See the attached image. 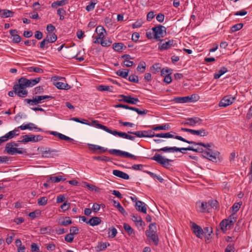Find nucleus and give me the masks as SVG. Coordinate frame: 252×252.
<instances>
[{"instance_id": "nucleus-1", "label": "nucleus", "mask_w": 252, "mask_h": 252, "mask_svg": "<svg viewBox=\"0 0 252 252\" xmlns=\"http://www.w3.org/2000/svg\"><path fill=\"white\" fill-rule=\"evenodd\" d=\"M203 149L201 147H198L197 148H194L192 146H189L187 148H178L176 147H165L159 149H154V151L160 152L162 151L164 152L168 153H174L178 151H181V150H190L196 153H200L202 154V156L211 160L213 162H217V159L219 158L220 153L217 151H214L212 149V147H204Z\"/></svg>"}, {"instance_id": "nucleus-2", "label": "nucleus", "mask_w": 252, "mask_h": 252, "mask_svg": "<svg viewBox=\"0 0 252 252\" xmlns=\"http://www.w3.org/2000/svg\"><path fill=\"white\" fill-rule=\"evenodd\" d=\"M172 133H175V132L173 131H171L170 132H167V133H158L156 134V137H159V138H173L178 139L179 140H180L181 141H183L184 142L187 143L189 144H192L195 146L198 145L199 146H201L202 147H214V144L213 143L205 144L202 142H196L193 141H189V140H188L186 139L185 138L182 137L181 136H179V135L174 136Z\"/></svg>"}, {"instance_id": "nucleus-3", "label": "nucleus", "mask_w": 252, "mask_h": 252, "mask_svg": "<svg viewBox=\"0 0 252 252\" xmlns=\"http://www.w3.org/2000/svg\"><path fill=\"white\" fill-rule=\"evenodd\" d=\"M19 84L14 85L13 90H15L17 95L20 97H26L28 94L26 90L28 88L27 79L25 77H21L18 80Z\"/></svg>"}, {"instance_id": "nucleus-4", "label": "nucleus", "mask_w": 252, "mask_h": 252, "mask_svg": "<svg viewBox=\"0 0 252 252\" xmlns=\"http://www.w3.org/2000/svg\"><path fill=\"white\" fill-rule=\"evenodd\" d=\"M99 127L100 129H103L106 132L110 134H111L114 136H118L120 137L126 139H129L132 141H134L135 139L134 136L129 135V133H128V132L126 133L123 132L118 131L116 130H112L104 125H100Z\"/></svg>"}, {"instance_id": "nucleus-5", "label": "nucleus", "mask_w": 252, "mask_h": 252, "mask_svg": "<svg viewBox=\"0 0 252 252\" xmlns=\"http://www.w3.org/2000/svg\"><path fill=\"white\" fill-rule=\"evenodd\" d=\"M151 159L156 161L163 167L166 168H169L170 166V162L173 161L172 159L164 158L158 154H156L154 156L151 158Z\"/></svg>"}, {"instance_id": "nucleus-6", "label": "nucleus", "mask_w": 252, "mask_h": 252, "mask_svg": "<svg viewBox=\"0 0 252 252\" xmlns=\"http://www.w3.org/2000/svg\"><path fill=\"white\" fill-rule=\"evenodd\" d=\"M154 38L158 41L160 38L163 37L166 34V28L161 25H158L152 29Z\"/></svg>"}, {"instance_id": "nucleus-7", "label": "nucleus", "mask_w": 252, "mask_h": 252, "mask_svg": "<svg viewBox=\"0 0 252 252\" xmlns=\"http://www.w3.org/2000/svg\"><path fill=\"white\" fill-rule=\"evenodd\" d=\"M4 152L10 155H15L16 154H23L27 153L26 149L14 147L8 143H7L5 146Z\"/></svg>"}, {"instance_id": "nucleus-8", "label": "nucleus", "mask_w": 252, "mask_h": 252, "mask_svg": "<svg viewBox=\"0 0 252 252\" xmlns=\"http://www.w3.org/2000/svg\"><path fill=\"white\" fill-rule=\"evenodd\" d=\"M165 40L166 39L159 40L160 42L158 44V50L160 51L166 50L171 47L174 46V44H175V41L173 39L168 40L167 41H165V42L162 43V42Z\"/></svg>"}, {"instance_id": "nucleus-9", "label": "nucleus", "mask_w": 252, "mask_h": 252, "mask_svg": "<svg viewBox=\"0 0 252 252\" xmlns=\"http://www.w3.org/2000/svg\"><path fill=\"white\" fill-rule=\"evenodd\" d=\"M235 99V98L231 95L225 96L220 101L219 105L220 107H225L231 105Z\"/></svg>"}, {"instance_id": "nucleus-10", "label": "nucleus", "mask_w": 252, "mask_h": 252, "mask_svg": "<svg viewBox=\"0 0 252 252\" xmlns=\"http://www.w3.org/2000/svg\"><path fill=\"white\" fill-rule=\"evenodd\" d=\"M95 32L97 34V37L94 41L95 43H99V40L104 38L106 34V31L105 29L101 26H97L95 29Z\"/></svg>"}, {"instance_id": "nucleus-11", "label": "nucleus", "mask_w": 252, "mask_h": 252, "mask_svg": "<svg viewBox=\"0 0 252 252\" xmlns=\"http://www.w3.org/2000/svg\"><path fill=\"white\" fill-rule=\"evenodd\" d=\"M59 151L58 150L48 148L47 150L42 152V156L46 158H55L59 156Z\"/></svg>"}, {"instance_id": "nucleus-12", "label": "nucleus", "mask_w": 252, "mask_h": 252, "mask_svg": "<svg viewBox=\"0 0 252 252\" xmlns=\"http://www.w3.org/2000/svg\"><path fill=\"white\" fill-rule=\"evenodd\" d=\"M203 120L198 117H193L188 118L184 123L185 125H188L191 126H195L196 124H201Z\"/></svg>"}, {"instance_id": "nucleus-13", "label": "nucleus", "mask_w": 252, "mask_h": 252, "mask_svg": "<svg viewBox=\"0 0 252 252\" xmlns=\"http://www.w3.org/2000/svg\"><path fill=\"white\" fill-rule=\"evenodd\" d=\"M43 99L41 95H35L32 97V99H25L26 101L30 105H36L42 102Z\"/></svg>"}, {"instance_id": "nucleus-14", "label": "nucleus", "mask_w": 252, "mask_h": 252, "mask_svg": "<svg viewBox=\"0 0 252 252\" xmlns=\"http://www.w3.org/2000/svg\"><path fill=\"white\" fill-rule=\"evenodd\" d=\"M192 230L193 233L199 238H202L203 236V232L202 228L196 224L195 223H192Z\"/></svg>"}, {"instance_id": "nucleus-15", "label": "nucleus", "mask_w": 252, "mask_h": 252, "mask_svg": "<svg viewBox=\"0 0 252 252\" xmlns=\"http://www.w3.org/2000/svg\"><path fill=\"white\" fill-rule=\"evenodd\" d=\"M49 133L50 134L58 137L61 140H65L69 142H71L74 141L73 139L70 138L69 137H68L57 131H51L49 132Z\"/></svg>"}, {"instance_id": "nucleus-16", "label": "nucleus", "mask_w": 252, "mask_h": 252, "mask_svg": "<svg viewBox=\"0 0 252 252\" xmlns=\"http://www.w3.org/2000/svg\"><path fill=\"white\" fill-rule=\"evenodd\" d=\"M18 128H20L21 130H25L28 129L29 130H32L33 129H37L39 131H42L43 130L39 127H37L35 126V125L32 123H29L26 125H23L19 127Z\"/></svg>"}, {"instance_id": "nucleus-17", "label": "nucleus", "mask_w": 252, "mask_h": 252, "mask_svg": "<svg viewBox=\"0 0 252 252\" xmlns=\"http://www.w3.org/2000/svg\"><path fill=\"white\" fill-rule=\"evenodd\" d=\"M146 206V205L145 203L141 201H137L135 203V208L136 210L144 214H146L147 213V208Z\"/></svg>"}, {"instance_id": "nucleus-18", "label": "nucleus", "mask_w": 252, "mask_h": 252, "mask_svg": "<svg viewBox=\"0 0 252 252\" xmlns=\"http://www.w3.org/2000/svg\"><path fill=\"white\" fill-rule=\"evenodd\" d=\"M58 223L61 225L67 226L68 225L72 223V220L69 217H62L59 218L58 220Z\"/></svg>"}, {"instance_id": "nucleus-19", "label": "nucleus", "mask_w": 252, "mask_h": 252, "mask_svg": "<svg viewBox=\"0 0 252 252\" xmlns=\"http://www.w3.org/2000/svg\"><path fill=\"white\" fill-rule=\"evenodd\" d=\"M16 131H19L18 127L15 128L13 130L10 131L3 136L5 142L8 139H12L16 135H18V133Z\"/></svg>"}, {"instance_id": "nucleus-20", "label": "nucleus", "mask_w": 252, "mask_h": 252, "mask_svg": "<svg viewBox=\"0 0 252 252\" xmlns=\"http://www.w3.org/2000/svg\"><path fill=\"white\" fill-rule=\"evenodd\" d=\"M113 174L125 180H128L129 179V176L127 174L119 170H113Z\"/></svg>"}, {"instance_id": "nucleus-21", "label": "nucleus", "mask_w": 252, "mask_h": 252, "mask_svg": "<svg viewBox=\"0 0 252 252\" xmlns=\"http://www.w3.org/2000/svg\"><path fill=\"white\" fill-rule=\"evenodd\" d=\"M88 147L89 150H92V151H95L96 150H99L100 151L98 152V153L100 154L102 152H105L108 151V149L107 148H105L103 147H101L100 146L97 145H94L92 144H88Z\"/></svg>"}, {"instance_id": "nucleus-22", "label": "nucleus", "mask_w": 252, "mask_h": 252, "mask_svg": "<svg viewBox=\"0 0 252 252\" xmlns=\"http://www.w3.org/2000/svg\"><path fill=\"white\" fill-rule=\"evenodd\" d=\"M209 132L204 128H201L197 130L192 129L191 134L196 135L200 137H204L207 136Z\"/></svg>"}, {"instance_id": "nucleus-23", "label": "nucleus", "mask_w": 252, "mask_h": 252, "mask_svg": "<svg viewBox=\"0 0 252 252\" xmlns=\"http://www.w3.org/2000/svg\"><path fill=\"white\" fill-rule=\"evenodd\" d=\"M113 49L116 52H120L123 50H125L126 48V47L124 45V43L119 42V43H114L113 45Z\"/></svg>"}, {"instance_id": "nucleus-24", "label": "nucleus", "mask_w": 252, "mask_h": 252, "mask_svg": "<svg viewBox=\"0 0 252 252\" xmlns=\"http://www.w3.org/2000/svg\"><path fill=\"white\" fill-rule=\"evenodd\" d=\"M101 220L99 217H93L91 219H90L88 222V224H89L91 226H95L101 223Z\"/></svg>"}, {"instance_id": "nucleus-25", "label": "nucleus", "mask_w": 252, "mask_h": 252, "mask_svg": "<svg viewBox=\"0 0 252 252\" xmlns=\"http://www.w3.org/2000/svg\"><path fill=\"white\" fill-rule=\"evenodd\" d=\"M23 139L22 140L18 141L20 143H27L29 142H33L34 141V135L32 134H27L23 136Z\"/></svg>"}, {"instance_id": "nucleus-26", "label": "nucleus", "mask_w": 252, "mask_h": 252, "mask_svg": "<svg viewBox=\"0 0 252 252\" xmlns=\"http://www.w3.org/2000/svg\"><path fill=\"white\" fill-rule=\"evenodd\" d=\"M80 123L96 127L99 128H100V126L102 125L101 124H99L98 122L96 120H93L91 123H89L87 120L83 119L81 120Z\"/></svg>"}, {"instance_id": "nucleus-27", "label": "nucleus", "mask_w": 252, "mask_h": 252, "mask_svg": "<svg viewBox=\"0 0 252 252\" xmlns=\"http://www.w3.org/2000/svg\"><path fill=\"white\" fill-rule=\"evenodd\" d=\"M225 220L227 221V223H228L229 225V227H232L237 220L236 214H235V213H232L229 216L228 219H225Z\"/></svg>"}, {"instance_id": "nucleus-28", "label": "nucleus", "mask_w": 252, "mask_h": 252, "mask_svg": "<svg viewBox=\"0 0 252 252\" xmlns=\"http://www.w3.org/2000/svg\"><path fill=\"white\" fill-rule=\"evenodd\" d=\"M14 13L11 10L7 9L1 10L0 16L1 18L11 17L13 16Z\"/></svg>"}, {"instance_id": "nucleus-29", "label": "nucleus", "mask_w": 252, "mask_h": 252, "mask_svg": "<svg viewBox=\"0 0 252 252\" xmlns=\"http://www.w3.org/2000/svg\"><path fill=\"white\" fill-rule=\"evenodd\" d=\"M110 246L109 243H102L99 242L98 243L97 246L95 248L96 252H100L104 251L107 247Z\"/></svg>"}, {"instance_id": "nucleus-30", "label": "nucleus", "mask_w": 252, "mask_h": 252, "mask_svg": "<svg viewBox=\"0 0 252 252\" xmlns=\"http://www.w3.org/2000/svg\"><path fill=\"white\" fill-rule=\"evenodd\" d=\"M113 205L116 207L118 210L119 211V212L122 214L124 216H126L127 215V213L126 212L125 210L124 209V208L122 206V205H121V204L119 203V202L118 201H115V200H114L113 201Z\"/></svg>"}, {"instance_id": "nucleus-31", "label": "nucleus", "mask_w": 252, "mask_h": 252, "mask_svg": "<svg viewBox=\"0 0 252 252\" xmlns=\"http://www.w3.org/2000/svg\"><path fill=\"white\" fill-rule=\"evenodd\" d=\"M157 227L155 223H152L149 226V229L146 231V235L156 233Z\"/></svg>"}, {"instance_id": "nucleus-32", "label": "nucleus", "mask_w": 252, "mask_h": 252, "mask_svg": "<svg viewBox=\"0 0 252 252\" xmlns=\"http://www.w3.org/2000/svg\"><path fill=\"white\" fill-rule=\"evenodd\" d=\"M131 217V220L136 223L137 225H140V226L143 225L144 222L140 217L134 215H132Z\"/></svg>"}, {"instance_id": "nucleus-33", "label": "nucleus", "mask_w": 252, "mask_h": 252, "mask_svg": "<svg viewBox=\"0 0 252 252\" xmlns=\"http://www.w3.org/2000/svg\"><path fill=\"white\" fill-rule=\"evenodd\" d=\"M170 129V125L168 124H165L164 125H162L161 126H154L152 128V130L157 131L159 130H168Z\"/></svg>"}, {"instance_id": "nucleus-34", "label": "nucleus", "mask_w": 252, "mask_h": 252, "mask_svg": "<svg viewBox=\"0 0 252 252\" xmlns=\"http://www.w3.org/2000/svg\"><path fill=\"white\" fill-rule=\"evenodd\" d=\"M119 156L122 157L130 158L133 159H136L137 158L136 156H135L131 154H130L127 152L123 151L121 150H120Z\"/></svg>"}, {"instance_id": "nucleus-35", "label": "nucleus", "mask_w": 252, "mask_h": 252, "mask_svg": "<svg viewBox=\"0 0 252 252\" xmlns=\"http://www.w3.org/2000/svg\"><path fill=\"white\" fill-rule=\"evenodd\" d=\"M54 84L59 89L68 90L70 88L67 84L61 82H54Z\"/></svg>"}, {"instance_id": "nucleus-36", "label": "nucleus", "mask_w": 252, "mask_h": 252, "mask_svg": "<svg viewBox=\"0 0 252 252\" xmlns=\"http://www.w3.org/2000/svg\"><path fill=\"white\" fill-rule=\"evenodd\" d=\"M227 71V69L225 67H221L218 72L214 74V78L215 79H219L221 75Z\"/></svg>"}, {"instance_id": "nucleus-37", "label": "nucleus", "mask_w": 252, "mask_h": 252, "mask_svg": "<svg viewBox=\"0 0 252 252\" xmlns=\"http://www.w3.org/2000/svg\"><path fill=\"white\" fill-rule=\"evenodd\" d=\"M68 3V1L67 0H58L53 2L51 4V6L53 8H57L58 6H63L65 5Z\"/></svg>"}, {"instance_id": "nucleus-38", "label": "nucleus", "mask_w": 252, "mask_h": 252, "mask_svg": "<svg viewBox=\"0 0 252 252\" xmlns=\"http://www.w3.org/2000/svg\"><path fill=\"white\" fill-rule=\"evenodd\" d=\"M129 72L128 69H119L116 72V74L124 78H126Z\"/></svg>"}, {"instance_id": "nucleus-39", "label": "nucleus", "mask_w": 252, "mask_h": 252, "mask_svg": "<svg viewBox=\"0 0 252 252\" xmlns=\"http://www.w3.org/2000/svg\"><path fill=\"white\" fill-rule=\"evenodd\" d=\"M41 78L40 77L35 78L34 79H28V85L29 87H32L35 86L36 84L38 83L40 81Z\"/></svg>"}, {"instance_id": "nucleus-40", "label": "nucleus", "mask_w": 252, "mask_h": 252, "mask_svg": "<svg viewBox=\"0 0 252 252\" xmlns=\"http://www.w3.org/2000/svg\"><path fill=\"white\" fill-rule=\"evenodd\" d=\"M146 236L148 238H150L156 246H157L158 244L159 239L156 233L149 234V235H146Z\"/></svg>"}, {"instance_id": "nucleus-41", "label": "nucleus", "mask_w": 252, "mask_h": 252, "mask_svg": "<svg viewBox=\"0 0 252 252\" xmlns=\"http://www.w3.org/2000/svg\"><path fill=\"white\" fill-rule=\"evenodd\" d=\"M188 102H194L198 101L199 99V96L197 94H192L190 95L187 96Z\"/></svg>"}, {"instance_id": "nucleus-42", "label": "nucleus", "mask_w": 252, "mask_h": 252, "mask_svg": "<svg viewBox=\"0 0 252 252\" xmlns=\"http://www.w3.org/2000/svg\"><path fill=\"white\" fill-rule=\"evenodd\" d=\"M173 101L177 103H185L188 102L187 96L174 97Z\"/></svg>"}, {"instance_id": "nucleus-43", "label": "nucleus", "mask_w": 252, "mask_h": 252, "mask_svg": "<svg viewBox=\"0 0 252 252\" xmlns=\"http://www.w3.org/2000/svg\"><path fill=\"white\" fill-rule=\"evenodd\" d=\"M203 235H205L206 238L209 239L211 234L212 233V228L211 227H206L203 229Z\"/></svg>"}, {"instance_id": "nucleus-44", "label": "nucleus", "mask_w": 252, "mask_h": 252, "mask_svg": "<svg viewBox=\"0 0 252 252\" xmlns=\"http://www.w3.org/2000/svg\"><path fill=\"white\" fill-rule=\"evenodd\" d=\"M124 228L126 231L128 233L129 235H134V230L132 228V227L127 223L124 224Z\"/></svg>"}, {"instance_id": "nucleus-45", "label": "nucleus", "mask_w": 252, "mask_h": 252, "mask_svg": "<svg viewBox=\"0 0 252 252\" xmlns=\"http://www.w3.org/2000/svg\"><path fill=\"white\" fill-rule=\"evenodd\" d=\"M154 130L151 129L148 130H143L144 134V137H156V134L154 131Z\"/></svg>"}, {"instance_id": "nucleus-46", "label": "nucleus", "mask_w": 252, "mask_h": 252, "mask_svg": "<svg viewBox=\"0 0 252 252\" xmlns=\"http://www.w3.org/2000/svg\"><path fill=\"white\" fill-rule=\"evenodd\" d=\"M113 87L112 86H108L105 85H100L98 87L97 89L99 91H108L110 92H113Z\"/></svg>"}, {"instance_id": "nucleus-47", "label": "nucleus", "mask_w": 252, "mask_h": 252, "mask_svg": "<svg viewBox=\"0 0 252 252\" xmlns=\"http://www.w3.org/2000/svg\"><path fill=\"white\" fill-rule=\"evenodd\" d=\"M220 227L221 230L223 232H225L227 229V227H229V225L228 223H227V221L225 220H222L220 223Z\"/></svg>"}, {"instance_id": "nucleus-48", "label": "nucleus", "mask_w": 252, "mask_h": 252, "mask_svg": "<svg viewBox=\"0 0 252 252\" xmlns=\"http://www.w3.org/2000/svg\"><path fill=\"white\" fill-rule=\"evenodd\" d=\"M66 179L62 176L50 177L49 179V180L54 183H58L61 181H64Z\"/></svg>"}, {"instance_id": "nucleus-49", "label": "nucleus", "mask_w": 252, "mask_h": 252, "mask_svg": "<svg viewBox=\"0 0 252 252\" xmlns=\"http://www.w3.org/2000/svg\"><path fill=\"white\" fill-rule=\"evenodd\" d=\"M93 158L94 160H100V161H105V162H108V161H111V158L109 157L104 156L94 157Z\"/></svg>"}, {"instance_id": "nucleus-50", "label": "nucleus", "mask_w": 252, "mask_h": 252, "mask_svg": "<svg viewBox=\"0 0 252 252\" xmlns=\"http://www.w3.org/2000/svg\"><path fill=\"white\" fill-rule=\"evenodd\" d=\"M210 209V207H208V204L207 202H203L201 204L199 211L202 212H204L206 211H208Z\"/></svg>"}, {"instance_id": "nucleus-51", "label": "nucleus", "mask_w": 252, "mask_h": 252, "mask_svg": "<svg viewBox=\"0 0 252 252\" xmlns=\"http://www.w3.org/2000/svg\"><path fill=\"white\" fill-rule=\"evenodd\" d=\"M208 207H210V209L211 208H217L219 203L216 200H211L208 201Z\"/></svg>"}, {"instance_id": "nucleus-52", "label": "nucleus", "mask_w": 252, "mask_h": 252, "mask_svg": "<svg viewBox=\"0 0 252 252\" xmlns=\"http://www.w3.org/2000/svg\"><path fill=\"white\" fill-rule=\"evenodd\" d=\"M96 3V1L95 0H92L90 3L86 7V10L88 12L93 11L94 8Z\"/></svg>"}, {"instance_id": "nucleus-53", "label": "nucleus", "mask_w": 252, "mask_h": 252, "mask_svg": "<svg viewBox=\"0 0 252 252\" xmlns=\"http://www.w3.org/2000/svg\"><path fill=\"white\" fill-rule=\"evenodd\" d=\"M103 47H108L110 46L112 41L109 39L104 40L103 38L100 39L99 43Z\"/></svg>"}, {"instance_id": "nucleus-54", "label": "nucleus", "mask_w": 252, "mask_h": 252, "mask_svg": "<svg viewBox=\"0 0 252 252\" xmlns=\"http://www.w3.org/2000/svg\"><path fill=\"white\" fill-rule=\"evenodd\" d=\"M243 27V24L242 23H238L233 25L231 28V30L232 32H236L240 30H241Z\"/></svg>"}, {"instance_id": "nucleus-55", "label": "nucleus", "mask_w": 252, "mask_h": 252, "mask_svg": "<svg viewBox=\"0 0 252 252\" xmlns=\"http://www.w3.org/2000/svg\"><path fill=\"white\" fill-rule=\"evenodd\" d=\"M40 8H35L34 10L33 11V12L30 13V17L31 18L33 19H39V15L38 13L35 11L36 10H40Z\"/></svg>"}, {"instance_id": "nucleus-56", "label": "nucleus", "mask_w": 252, "mask_h": 252, "mask_svg": "<svg viewBox=\"0 0 252 252\" xmlns=\"http://www.w3.org/2000/svg\"><path fill=\"white\" fill-rule=\"evenodd\" d=\"M146 69V63L145 62H140L137 66V69L141 73L145 72Z\"/></svg>"}, {"instance_id": "nucleus-57", "label": "nucleus", "mask_w": 252, "mask_h": 252, "mask_svg": "<svg viewBox=\"0 0 252 252\" xmlns=\"http://www.w3.org/2000/svg\"><path fill=\"white\" fill-rule=\"evenodd\" d=\"M29 72H34L39 73H43V72H44L42 68L38 67H34V66H32V67H30L29 69Z\"/></svg>"}, {"instance_id": "nucleus-58", "label": "nucleus", "mask_w": 252, "mask_h": 252, "mask_svg": "<svg viewBox=\"0 0 252 252\" xmlns=\"http://www.w3.org/2000/svg\"><path fill=\"white\" fill-rule=\"evenodd\" d=\"M128 133H130L131 134L134 135L136 136L139 137V138L144 137V134H143V130H139V131H128Z\"/></svg>"}, {"instance_id": "nucleus-59", "label": "nucleus", "mask_w": 252, "mask_h": 252, "mask_svg": "<svg viewBox=\"0 0 252 252\" xmlns=\"http://www.w3.org/2000/svg\"><path fill=\"white\" fill-rule=\"evenodd\" d=\"M172 73V70L171 69L168 68V67H166L161 70V76H165L166 75L169 74L171 75Z\"/></svg>"}, {"instance_id": "nucleus-60", "label": "nucleus", "mask_w": 252, "mask_h": 252, "mask_svg": "<svg viewBox=\"0 0 252 252\" xmlns=\"http://www.w3.org/2000/svg\"><path fill=\"white\" fill-rule=\"evenodd\" d=\"M48 199L46 197H42L39 198L37 200V203L39 205L44 206L47 203Z\"/></svg>"}, {"instance_id": "nucleus-61", "label": "nucleus", "mask_w": 252, "mask_h": 252, "mask_svg": "<svg viewBox=\"0 0 252 252\" xmlns=\"http://www.w3.org/2000/svg\"><path fill=\"white\" fill-rule=\"evenodd\" d=\"M139 102H140V100L138 98L133 97L131 95H129L127 103L136 104Z\"/></svg>"}, {"instance_id": "nucleus-62", "label": "nucleus", "mask_w": 252, "mask_h": 252, "mask_svg": "<svg viewBox=\"0 0 252 252\" xmlns=\"http://www.w3.org/2000/svg\"><path fill=\"white\" fill-rule=\"evenodd\" d=\"M161 66L159 63H155L152 65L151 69V70H155L153 72L154 74H156L157 72H158L160 70Z\"/></svg>"}, {"instance_id": "nucleus-63", "label": "nucleus", "mask_w": 252, "mask_h": 252, "mask_svg": "<svg viewBox=\"0 0 252 252\" xmlns=\"http://www.w3.org/2000/svg\"><path fill=\"white\" fill-rule=\"evenodd\" d=\"M46 37H48V40L50 43H53L57 39V36L54 33H52L51 35H47Z\"/></svg>"}, {"instance_id": "nucleus-64", "label": "nucleus", "mask_w": 252, "mask_h": 252, "mask_svg": "<svg viewBox=\"0 0 252 252\" xmlns=\"http://www.w3.org/2000/svg\"><path fill=\"white\" fill-rule=\"evenodd\" d=\"M128 80L131 82L138 83L139 82L138 76L136 75H131L129 76Z\"/></svg>"}]
</instances>
